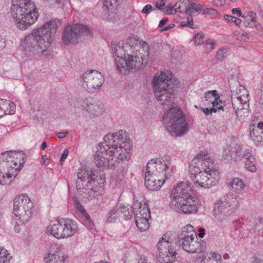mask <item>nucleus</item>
Instances as JSON below:
<instances>
[{
    "mask_svg": "<svg viewBox=\"0 0 263 263\" xmlns=\"http://www.w3.org/2000/svg\"><path fill=\"white\" fill-rule=\"evenodd\" d=\"M206 40V37L202 33H197L194 36V42L197 45L202 44Z\"/></svg>",
    "mask_w": 263,
    "mask_h": 263,
    "instance_id": "a18cd8bd",
    "label": "nucleus"
},
{
    "mask_svg": "<svg viewBox=\"0 0 263 263\" xmlns=\"http://www.w3.org/2000/svg\"><path fill=\"white\" fill-rule=\"evenodd\" d=\"M168 18L167 17H164L162 20H161L159 24V27H162L163 26H164L166 23L168 21Z\"/></svg>",
    "mask_w": 263,
    "mask_h": 263,
    "instance_id": "69168bd1",
    "label": "nucleus"
},
{
    "mask_svg": "<svg viewBox=\"0 0 263 263\" xmlns=\"http://www.w3.org/2000/svg\"><path fill=\"white\" fill-rule=\"evenodd\" d=\"M118 210L120 211V216L122 213L125 219H129L132 218V214L129 210V208L125 205H120L118 206Z\"/></svg>",
    "mask_w": 263,
    "mask_h": 263,
    "instance_id": "ea45409f",
    "label": "nucleus"
},
{
    "mask_svg": "<svg viewBox=\"0 0 263 263\" xmlns=\"http://www.w3.org/2000/svg\"><path fill=\"white\" fill-rule=\"evenodd\" d=\"M33 203L26 194L17 196L13 202L12 220L25 223L30 219L33 211Z\"/></svg>",
    "mask_w": 263,
    "mask_h": 263,
    "instance_id": "9d476101",
    "label": "nucleus"
},
{
    "mask_svg": "<svg viewBox=\"0 0 263 263\" xmlns=\"http://www.w3.org/2000/svg\"><path fill=\"white\" fill-rule=\"evenodd\" d=\"M178 242L189 253H194L201 251L200 244L197 241L196 233L191 224L183 227L179 236Z\"/></svg>",
    "mask_w": 263,
    "mask_h": 263,
    "instance_id": "ddd939ff",
    "label": "nucleus"
},
{
    "mask_svg": "<svg viewBox=\"0 0 263 263\" xmlns=\"http://www.w3.org/2000/svg\"><path fill=\"white\" fill-rule=\"evenodd\" d=\"M120 217V211L118 206H116L110 210L106 215V220L108 222H114Z\"/></svg>",
    "mask_w": 263,
    "mask_h": 263,
    "instance_id": "c9c22d12",
    "label": "nucleus"
},
{
    "mask_svg": "<svg viewBox=\"0 0 263 263\" xmlns=\"http://www.w3.org/2000/svg\"><path fill=\"white\" fill-rule=\"evenodd\" d=\"M200 109L207 116L209 115H212L213 113H216L219 110H220V108H218L212 106L211 108L201 107Z\"/></svg>",
    "mask_w": 263,
    "mask_h": 263,
    "instance_id": "c03bdc74",
    "label": "nucleus"
},
{
    "mask_svg": "<svg viewBox=\"0 0 263 263\" xmlns=\"http://www.w3.org/2000/svg\"><path fill=\"white\" fill-rule=\"evenodd\" d=\"M242 17L246 18V20L245 21L247 23H256V14L253 11L248 12L246 13L243 14Z\"/></svg>",
    "mask_w": 263,
    "mask_h": 263,
    "instance_id": "a19ab883",
    "label": "nucleus"
},
{
    "mask_svg": "<svg viewBox=\"0 0 263 263\" xmlns=\"http://www.w3.org/2000/svg\"><path fill=\"white\" fill-rule=\"evenodd\" d=\"M90 34V31L87 26L80 24H68L63 32L62 41L65 45L76 44L81 36Z\"/></svg>",
    "mask_w": 263,
    "mask_h": 263,
    "instance_id": "4468645a",
    "label": "nucleus"
},
{
    "mask_svg": "<svg viewBox=\"0 0 263 263\" xmlns=\"http://www.w3.org/2000/svg\"><path fill=\"white\" fill-rule=\"evenodd\" d=\"M192 184L188 181H182L177 184L171 192V202L175 201L187 196L192 195Z\"/></svg>",
    "mask_w": 263,
    "mask_h": 263,
    "instance_id": "5701e85b",
    "label": "nucleus"
},
{
    "mask_svg": "<svg viewBox=\"0 0 263 263\" xmlns=\"http://www.w3.org/2000/svg\"><path fill=\"white\" fill-rule=\"evenodd\" d=\"M221 95L216 90H208L204 94V104L206 106L212 105V106L220 108L223 111H229L231 104H226L220 98Z\"/></svg>",
    "mask_w": 263,
    "mask_h": 263,
    "instance_id": "4be33fe9",
    "label": "nucleus"
},
{
    "mask_svg": "<svg viewBox=\"0 0 263 263\" xmlns=\"http://www.w3.org/2000/svg\"><path fill=\"white\" fill-rule=\"evenodd\" d=\"M130 46L127 44H125L123 41H120L118 43L111 42L110 44L111 53L115 59L116 66L121 62V61L118 62L117 60L123 59L125 57L126 48Z\"/></svg>",
    "mask_w": 263,
    "mask_h": 263,
    "instance_id": "b1692460",
    "label": "nucleus"
},
{
    "mask_svg": "<svg viewBox=\"0 0 263 263\" xmlns=\"http://www.w3.org/2000/svg\"><path fill=\"white\" fill-rule=\"evenodd\" d=\"M247 108L248 107H244L243 108L235 109L229 112L232 114L234 113L237 119L238 120L241 121L243 120L246 117L248 116V111H247Z\"/></svg>",
    "mask_w": 263,
    "mask_h": 263,
    "instance_id": "58836bf2",
    "label": "nucleus"
},
{
    "mask_svg": "<svg viewBox=\"0 0 263 263\" xmlns=\"http://www.w3.org/2000/svg\"><path fill=\"white\" fill-rule=\"evenodd\" d=\"M16 105L11 100L0 98V115H13L15 112Z\"/></svg>",
    "mask_w": 263,
    "mask_h": 263,
    "instance_id": "cd10ccee",
    "label": "nucleus"
},
{
    "mask_svg": "<svg viewBox=\"0 0 263 263\" xmlns=\"http://www.w3.org/2000/svg\"><path fill=\"white\" fill-rule=\"evenodd\" d=\"M230 186L235 193L242 194L245 192L246 185L244 181L239 178L233 179L230 183Z\"/></svg>",
    "mask_w": 263,
    "mask_h": 263,
    "instance_id": "7c9ffc66",
    "label": "nucleus"
},
{
    "mask_svg": "<svg viewBox=\"0 0 263 263\" xmlns=\"http://www.w3.org/2000/svg\"><path fill=\"white\" fill-rule=\"evenodd\" d=\"M223 18L225 21L228 22H233L236 26H239L241 23V20L240 19L231 15L226 14L223 16Z\"/></svg>",
    "mask_w": 263,
    "mask_h": 263,
    "instance_id": "79ce46f5",
    "label": "nucleus"
},
{
    "mask_svg": "<svg viewBox=\"0 0 263 263\" xmlns=\"http://www.w3.org/2000/svg\"><path fill=\"white\" fill-rule=\"evenodd\" d=\"M62 220L66 238L72 237L78 231L77 223L73 220L68 218H61Z\"/></svg>",
    "mask_w": 263,
    "mask_h": 263,
    "instance_id": "bb28decb",
    "label": "nucleus"
},
{
    "mask_svg": "<svg viewBox=\"0 0 263 263\" xmlns=\"http://www.w3.org/2000/svg\"><path fill=\"white\" fill-rule=\"evenodd\" d=\"M199 202L194 196L191 195L170 202L171 208L184 214H195L198 211Z\"/></svg>",
    "mask_w": 263,
    "mask_h": 263,
    "instance_id": "f3484780",
    "label": "nucleus"
},
{
    "mask_svg": "<svg viewBox=\"0 0 263 263\" xmlns=\"http://www.w3.org/2000/svg\"><path fill=\"white\" fill-rule=\"evenodd\" d=\"M107 146L103 142L100 143L94 156L95 162L98 167H108L114 170L117 167H123L124 163H117L115 153H109Z\"/></svg>",
    "mask_w": 263,
    "mask_h": 263,
    "instance_id": "f8f14e48",
    "label": "nucleus"
},
{
    "mask_svg": "<svg viewBox=\"0 0 263 263\" xmlns=\"http://www.w3.org/2000/svg\"><path fill=\"white\" fill-rule=\"evenodd\" d=\"M117 61H121L120 64H118L116 68L122 74H126L130 69L139 68L143 64L142 57L129 54H127L123 59H119Z\"/></svg>",
    "mask_w": 263,
    "mask_h": 263,
    "instance_id": "6ab92c4d",
    "label": "nucleus"
},
{
    "mask_svg": "<svg viewBox=\"0 0 263 263\" xmlns=\"http://www.w3.org/2000/svg\"><path fill=\"white\" fill-rule=\"evenodd\" d=\"M175 166L171 159L162 156L148 161L143 169L145 186L152 191H158L174 173Z\"/></svg>",
    "mask_w": 263,
    "mask_h": 263,
    "instance_id": "7ed1b4c3",
    "label": "nucleus"
},
{
    "mask_svg": "<svg viewBox=\"0 0 263 263\" xmlns=\"http://www.w3.org/2000/svg\"><path fill=\"white\" fill-rule=\"evenodd\" d=\"M202 11V7L200 5L196 3H190L186 8V12L189 15H193L197 12Z\"/></svg>",
    "mask_w": 263,
    "mask_h": 263,
    "instance_id": "4c0bfd02",
    "label": "nucleus"
},
{
    "mask_svg": "<svg viewBox=\"0 0 263 263\" xmlns=\"http://www.w3.org/2000/svg\"><path fill=\"white\" fill-rule=\"evenodd\" d=\"M2 157L6 160L3 163H6V166H9L11 172H16V175L26 159L25 154L22 152H9L2 154Z\"/></svg>",
    "mask_w": 263,
    "mask_h": 263,
    "instance_id": "aec40b11",
    "label": "nucleus"
},
{
    "mask_svg": "<svg viewBox=\"0 0 263 263\" xmlns=\"http://www.w3.org/2000/svg\"><path fill=\"white\" fill-rule=\"evenodd\" d=\"M41 162L45 166H47L49 164V160L44 156H42Z\"/></svg>",
    "mask_w": 263,
    "mask_h": 263,
    "instance_id": "774afa93",
    "label": "nucleus"
},
{
    "mask_svg": "<svg viewBox=\"0 0 263 263\" xmlns=\"http://www.w3.org/2000/svg\"><path fill=\"white\" fill-rule=\"evenodd\" d=\"M76 186L78 189L82 187L85 188L83 182L87 181L85 190H87L88 197L90 199L98 198L104 193V185L105 183V177L104 172L81 167L77 173Z\"/></svg>",
    "mask_w": 263,
    "mask_h": 263,
    "instance_id": "423d86ee",
    "label": "nucleus"
},
{
    "mask_svg": "<svg viewBox=\"0 0 263 263\" xmlns=\"http://www.w3.org/2000/svg\"><path fill=\"white\" fill-rule=\"evenodd\" d=\"M207 257H205L203 263H221V255L216 253H209L207 254Z\"/></svg>",
    "mask_w": 263,
    "mask_h": 263,
    "instance_id": "e433bc0d",
    "label": "nucleus"
},
{
    "mask_svg": "<svg viewBox=\"0 0 263 263\" xmlns=\"http://www.w3.org/2000/svg\"><path fill=\"white\" fill-rule=\"evenodd\" d=\"M214 158L206 150L200 152L192 160L190 177L197 187L210 188L218 183V171L214 167Z\"/></svg>",
    "mask_w": 263,
    "mask_h": 263,
    "instance_id": "f257e3e1",
    "label": "nucleus"
},
{
    "mask_svg": "<svg viewBox=\"0 0 263 263\" xmlns=\"http://www.w3.org/2000/svg\"><path fill=\"white\" fill-rule=\"evenodd\" d=\"M163 12L166 14H173L176 12V8L172 5H168L165 8H164Z\"/></svg>",
    "mask_w": 263,
    "mask_h": 263,
    "instance_id": "de8ad7c7",
    "label": "nucleus"
},
{
    "mask_svg": "<svg viewBox=\"0 0 263 263\" xmlns=\"http://www.w3.org/2000/svg\"><path fill=\"white\" fill-rule=\"evenodd\" d=\"M231 104V108H230V111L238 109L240 108H243L244 107H248V103H243L240 99L235 97V95H232V103H226V104Z\"/></svg>",
    "mask_w": 263,
    "mask_h": 263,
    "instance_id": "72a5a7b5",
    "label": "nucleus"
},
{
    "mask_svg": "<svg viewBox=\"0 0 263 263\" xmlns=\"http://www.w3.org/2000/svg\"><path fill=\"white\" fill-rule=\"evenodd\" d=\"M176 255L173 239L167 235H163L157 244V260L160 263H172L176 260Z\"/></svg>",
    "mask_w": 263,
    "mask_h": 263,
    "instance_id": "9b49d317",
    "label": "nucleus"
},
{
    "mask_svg": "<svg viewBox=\"0 0 263 263\" xmlns=\"http://www.w3.org/2000/svg\"><path fill=\"white\" fill-rule=\"evenodd\" d=\"M76 208L77 210L81 213L82 215H83L86 219L89 220V217L87 213L86 212L85 210L84 209L83 206L79 202H77L76 203Z\"/></svg>",
    "mask_w": 263,
    "mask_h": 263,
    "instance_id": "09e8293b",
    "label": "nucleus"
},
{
    "mask_svg": "<svg viewBox=\"0 0 263 263\" xmlns=\"http://www.w3.org/2000/svg\"><path fill=\"white\" fill-rule=\"evenodd\" d=\"M181 25L182 27H189L191 28H196V26L195 25L193 22V18L192 17H188L186 19V21H183L181 23Z\"/></svg>",
    "mask_w": 263,
    "mask_h": 263,
    "instance_id": "49530a36",
    "label": "nucleus"
},
{
    "mask_svg": "<svg viewBox=\"0 0 263 263\" xmlns=\"http://www.w3.org/2000/svg\"><path fill=\"white\" fill-rule=\"evenodd\" d=\"M10 16L16 27L25 31L36 22L39 14L32 0H11Z\"/></svg>",
    "mask_w": 263,
    "mask_h": 263,
    "instance_id": "20e7f679",
    "label": "nucleus"
},
{
    "mask_svg": "<svg viewBox=\"0 0 263 263\" xmlns=\"http://www.w3.org/2000/svg\"><path fill=\"white\" fill-rule=\"evenodd\" d=\"M258 101L259 103L261 105V107L263 109V85L261 86L259 90L258 95Z\"/></svg>",
    "mask_w": 263,
    "mask_h": 263,
    "instance_id": "13d9d810",
    "label": "nucleus"
},
{
    "mask_svg": "<svg viewBox=\"0 0 263 263\" xmlns=\"http://www.w3.org/2000/svg\"><path fill=\"white\" fill-rule=\"evenodd\" d=\"M15 222V224L14 226V230L16 233H19L21 231L20 226L23 225L24 223H20L16 221H14Z\"/></svg>",
    "mask_w": 263,
    "mask_h": 263,
    "instance_id": "680f3d73",
    "label": "nucleus"
},
{
    "mask_svg": "<svg viewBox=\"0 0 263 263\" xmlns=\"http://www.w3.org/2000/svg\"><path fill=\"white\" fill-rule=\"evenodd\" d=\"M240 150V146L238 145L233 147L230 145L227 146L223 152V157L227 161L231 160L234 156L239 154Z\"/></svg>",
    "mask_w": 263,
    "mask_h": 263,
    "instance_id": "c756f323",
    "label": "nucleus"
},
{
    "mask_svg": "<svg viewBox=\"0 0 263 263\" xmlns=\"http://www.w3.org/2000/svg\"><path fill=\"white\" fill-rule=\"evenodd\" d=\"M263 130V119L254 116L250 124L249 130Z\"/></svg>",
    "mask_w": 263,
    "mask_h": 263,
    "instance_id": "f704fd0d",
    "label": "nucleus"
},
{
    "mask_svg": "<svg viewBox=\"0 0 263 263\" xmlns=\"http://www.w3.org/2000/svg\"><path fill=\"white\" fill-rule=\"evenodd\" d=\"M205 235V230L203 228H199L198 229V235L200 238H203Z\"/></svg>",
    "mask_w": 263,
    "mask_h": 263,
    "instance_id": "0e129e2a",
    "label": "nucleus"
},
{
    "mask_svg": "<svg viewBox=\"0 0 263 263\" xmlns=\"http://www.w3.org/2000/svg\"><path fill=\"white\" fill-rule=\"evenodd\" d=\"M68 258L61 246L58 244L51 245L44 256L45 263H65Z\"/></svg>",
    "mask_w": 263,
    "mask_h": 263,
    "instance_id": "412c9836",
    "label": "nucleus"
},
{
    "mask_svg": "<svg viewBox=\"0 0 263 263\" xmlns=\"http://www.w3.org/2000/svg\"><path fill=\"white\" fill-rule=\"evenodd\" d=\"M213 3L217 6H221L225 4V0H213Z\"/></svg>",
    "mask_w": 263,
    "mask_h": 263,
    "instance_id": "e2e57ef3",
    "label": "nucleus"
},
{
    "mask_svg": "<svg viewBox=\"0 0 263 263\" xmlns=\"http://www.w3.org/2000/svg\"><path fill=\"white\" fill-rule=\"evenodd\" d=\"M79 103L83 113L90 119L99 117L104 112V105L92 98L83 99L80 101Z\"/></svg>",
    "mask_w": 263,
    "mask_h": 263,
    "instance_id": "a211bd4d",
    "label": "nucleus"
},
{
    "mask_svg": "<svg viewBox=\"0 0 263 263\" xmlns=\"http://www.w3.org/2000/svg\"><path fill=\"white\" fill-rule=\"evenodd\" d=\"M244 24H245V26H246L247 27H250V28L255 27L258 30H259V31L261 30L262 29V26L260 24H259V23H257V22L255 23H247V22L245 21Z\"/></svg>",
    "mask_w": 263,
    "mask_h": 263,
    "instance_id": "603ef678",
    "label": "nucleus"
},
{
    "mask_svg": "<svg viewBox=\"0 0 263 263\" xmlns=\"http://www.w3.org/2000/svg\"><path fill=\"white\" fill-rule=\"evenodd\" d=\"M82 87L88 92H95L99 90L104 82L103 75L97 70H90L81 76Z\"/></svg>",
    "mask_w": 263,
    "mask_h": 263,
    "instance_id": "2eb2a0df",
    "label": "nucleus"
},
{
    "mask_svg": "<svg viewBox=\"0 0 263 263\" xmlns=\"http://www.w3.org/2000/svg\"><path fill=\"white\" fill-rule=\"evenodd\" d=\"M117 2V0H103L104 6L108 9Z\"/></svg>",
    "mask_w": 263,
    "mask_h": 263,
    "instance_id": "6e6d98bb",
    "label": "nucleus"
},
{
    "mask_svg": "<svg viewBox=\"0 0 263 263\" xmlns=\"http://www.w3.org/2000/svg\"><path fill=\"white\" fill-rule=\"evenodd\" d=\"M205 42V44L204 46V51L206 52H210L214 49L215 42L211 39H208Z\"/></svg>",
    "mask_w": 263,
    "mask_h": 263,
    "instance_id": "37998d69",
    "label": "nucleus"
},
{
    "mask_svg": "<svg viewBox=\"0 0 263 263\" xmlns=\"http://www.w3.org/2000/svg\"><path fill=\"white\" fill-rule=\"evenodd\" d=\"M170 76L166 72H158L153 77L152 86L155 96L161 104L170 105L174 103V89Z\"/></svg>",
    "mask_w": 263,
    "mask_h": 263,
    "instance_id": "0eeeda50",
    "label": "nucleus"
},
{
    "mask_svg": "<svg viewBox=\"0 0 263 263\" xmlns=\"http://www.w3.org/2000/svg\"><path fill=\"white\" fill-rule=\"evenodd\" d=\"M68 153H69V151L68 149H64V151L62 155V156L61 157V159H60L61 162H63L65 160V159L67 158V157L68 155Z\"/></svg>",
    "mask_w": 263,
    "mask_h": 263,
    "instance_id": "052dcab7",
    "label": "nucleus"
},
{
    "mask_svg": "<svg viewBox=\"0 0 263 263\" xmlns=\"http://www.w3.org/2000/svg\"><path fill=\"white\" fill-rule=\"evenodd\" d=\"M249 137L256 146L263 145V130H249Z\"/></svg>",
    "mask_w": 263,
    "mask_h": 263,
    "instance_id": "2f4dec72",
    "label": "nucleus"
},
{
    "mask_svg": "<svg viewBox=\"0 0 263 263\" xmlns=\"http://www.w3.org/2000/svg\"><path fill=\"white\" fill-rule=\"evenodd\" d=\"M57 27V21L53 20L33 29L21 41L24 54L29 58H32L37 53L36 46L42 53L46 51L53 41Z\"/></svg>",
    "mask_w": 263,
    "mask_h": 263,
    "instance_id": "f03ea898",
    "label": "nucleus"
},
{
    "mask_svg": "<svg viewBox=\"0 0 263 263\" xmlns=\"http://www.w3.org/2000/svg\"><path fill=\"white\" fill-rule=\"evenodd\" d=\"M133 211L135 223L139 230L144 232L148 230L151 214L147 205L144 202H136L133 205Z\"/></svg>",
    "mask_w": 263,
    "mask_h": 263,
    "instance_id": "dca6fc26",
    "label": "nucleus"
},
{
    "mask_svg": "<svg viewBox=\"0 0 263 263\" xmlns=\"http://www.w3.org/2000/svg\"><path fill=\"white\" fill-rule=\"evenodd\" d=\"M47 232L58 239H66L61 218H58L54 223H51L47 228Z\"/></svg>",
    "mask_w": 263,
    "mask_h": 263,
    "instance_id": "393cba45",
    "label": "nucleus"
},
{
    "mask_svg": "<svg viewBox=\"0 0 263 263\" xmlns=\"http://www.w3.org/2000/svg\"><path fill=\"white\" fill-rule=\"evenodd\" d=\"M239 206L238 202L231 197H224L222 200L214 203L212 215L213 220L218 226H221L226 222L228 218L233 213Z\"/></svg>",
    "mask_w": 263,
    "mask_h": 263,
    "instance_id": "1a4fd4ad",
    "label": "nucleus"
},
{
    "mask_svg": "<svg viewBox=\"0 0 263 263\" xmlns=\"http://www.w3.org/2000/svg\"><path fill=\"white\" fill-rule=\"evenodd\" d=\"M253 263H263V257L260 254H255L251 258Z\"/></svg>",
    "mask_w": 263,
    "mask_h": 263,
    "instance_id": "8fccbe9b",
    "label": "nucleus"
},
{
    "mask_svg": "<svg viewBox=\"0 0 263 263\" xmlns=\"http://www.w3.org/2000/svg\"><path fill=\"white\" fill-rule=\"evenodd\" d=\"M203 13L205 14H210L212 16H215L217 14V11L216 10L213 8H206L205 9H202Z\"/></svg>",
    "mask_w": 263,
    "mask_h": 263,
    "instance_id": "5fc2aeb1",
    "label": "nucleus"
},
{
    "mask_svg": "<svg viewBox=\"0 0 263 263\" xmlns=\"http://www.w3.org/2000/svg\"><path fill=\"white\" fill-rule=\"evenodd\" d=\"M232 13L233 14L237 15L238 16L242 17V16H243V15L242 14L241 11L239 8H233L232 9Z\"/></svg>",
    "mask_w": 263,
    "mask_h": 263,
    "instance_id": "bf43d9fd",
    "label": "nucleus"
},
{
    "mask_svg": "<svg viewBox=\"0 0 263 263\" xmlns=\"http://www.w3.org/2000/svg\"><path fill=\"white\" fill-rule=\"evenodd\" d=\"M153 10V7L151 4L145 5L142 9V12L144 14H149Z\"/></svg>",
    "mask_w": 263,
    "mask_h": 263,
    "instance_id": "4d7b16f0",
    "label": "nucleus"
},
{
    "mask_svg": "<svg viewBox=\"0 0 263 263\" xmlns=\"http://www.w3.org/2000/svg\"><path fill=\"white\" fill-rule=\"evenodd\" d=\"M148 259L143 254H137L136 258L135 263H147Z\"/></svg>",
    "mask_w": 263,
    "mask_h": 263,
    "instance_id": "3c124183",
    "label": "nucleus"
},
{
    "mask_svg": "<svg viewBox=\"0 0 263 263\" xmlns=\"http://www.w3.org/2000/svg\"><path fill=\"white\" fill-rule=\"evenodd\" d=\"M162 124L166 130L173 136L180 137L186 134L189 125L182 111L173 107L164 112Z\"/></svg>",
    "mask_w": 263,
    "mask_h": 263,
    "instance_id": "6e6552de",
    "label": "nucleus"
},
{
    "mask_svg": "<svg viewBox=\"0 0 263 263\" xmlns=\"http://www.w3.org/2000/svg\"><path fill=\"white\" fill-rule=\"evenodd\" d=\"M104 143L107 146L109 153H115L117 163H124L130 159L132 144L125 130H120L105 135Z\"/></svg>",
    "mask_w": 263,
    "mask_h": 263,
    "instance_id": "39448f33",
    "label": "nucleus"
},
{
    "mask_svg": "<svg viewBox=\"0 0 263 263\" xmlns=\"http://www.w3.org/2000/svg\"><path fill=\"white\" fill-rule=\"evenodd\" d=\"M155 6L157 9L163 11L165 6V0L156 1L155 2Z\"/></svg>",
    "mask_w": 263,
    "mask_h": 263,
    "instance_id": "864d4df0",
    "label": "nucleus"
},
{
    "mask_svg": "<svg viewBox=\"0 0 263 263\" xmlns=\"http://www.w3.org/2000/svg\"><path fill=\"white\" fill-rule=\"evenodd\" d=\"M68 134V132H60L58 133V137L60 139L65 137Z\"/></svg>",
    "mask_w": 263,
    "mask_h": 263,
    "instance_id": "338daca9",
    "label": "nucleus"
},
{
    "mask_svg": "<svg viewBox=\"0 0 263 263\" xmlns=\"http://www.w3.org/2000/svg\"><path fill=\"white\" fill-rule=\"evenodd\" d=\"M245 168L249 171L254 173L257 170V160L253 151L250 149H245L242 154Z\"/></svg>",
    "mask_w": 263,
    "mask_h": 263,
    "instance_id": "a878e982",
    "label": "nucleus"
},
{
    "mask_svg": "<svg viewBox=\"0 0 263 263\" xmlns=\"http://www.w3.org/2000/svg\"><path fill=\"white\" fill-rule=\"evenodd\" d=\"M5 163L0 164V184L2 185L9 184L16 176V172H11L9 170L5 172Z\"/></svg>",
    "mask_w": 263,
    "mask_h": 263,
    "instance_id": "c85d7f7f",
    "label": "nucleus"
},
{
    "mask_svg": "<svg viewBox=\"0 0 263 263\" xmlns=\"http://www.w3.org/2000/svg\"><path fill=\"white\" fill-rule=\"evenodd\" d=\"M232 95H235V97L240 99L243 103H248L250 99L248 90L242 85H239L237 88L236 92H234Z\"/></svg>",
    "mask_w": 263,
    "mask_h": 263,
    "instance_id": "473e14b6",
    "label": "nucleus"
}]
</instances>
